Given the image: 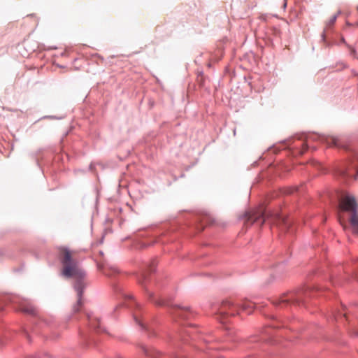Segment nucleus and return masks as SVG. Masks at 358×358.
Wrapping results in <instances>:
<instances>
[{
    "instance_id": "obj_1",
    "label": "nucleus",
    "mask_w": 358,
    "mask_h": 358,
    "mask_svg": "<svg viewBox=\"0 0 358 358\" xmlns=\"http://www.w3.org/2000/svg\"><path fill=\"white\" fill-rule=\"evenodd\" d=\"M157 261L151 259L143 263L140 273L136 275L138 283L143 287L148 299L157 306L166 307L175 320H189L193 315V312L187 307L174 304L166 299L164 296L157 294L156 292L149 289L148 283L150 282L149 275L155 271Z\"/></svg>"
},
{
    "instance_id": "obj_2",
    "label": "nucleus",
    "mask_w": 358,
    "mask_h": 358,
    "mask_svg": "<svg viewBox=\"0 0 358 358\" xmlns=\"http://www.w3.org/2000/svg\"><path fill=\"white\" fill-rule=\"evenodd\" d=\"M64 255L60 258L63 266L62 275L66 278H74L73 288L77 293V303L73 306V311L77 313L82 305V297L86 287L85 278L86 272L80 268L76 260L72 259L71 251L68 248H63Z\"/></svg>"
},
{
    "instance_id": "obj_3",
    "label": "nucleus",
    "mask_w": 358,
    "mask_h": 358,
    "mask_svg": "<svg viewBox=\"0 0 358 358\" xmlns=\"http://www.w3.org/2000/svg\"><path fill=\"white\" fill-rule=\"evenodd\" d=\"M255 306L256 303L252 301L245 300L241 303H235L229 299H224L213 304L212 310L217 315V319L221 323L225 324L228 322L230 317L238 314L241 310L250 314Z\"/></svg>"
},
{
    "instance_id": "obj_4",
    "label": "nucleus",
    "mask_w": 358,
    "mask_h": 358,
    "mask_svg": "<svg viewBox=\"0 0 358 358\" xmlns=\"http://www.w3.org/2000/svg\"><path fill=\"white\" fill-rule=\"evenodd\" d=\"M113 289L116 292H120L127 301L125 306L131 310L133 320L140 329L144 331L149 338L156 336L157 333L152 325L144 322L142 319L143 309L141 305L134 299L133 296L124 294L121 288L117 286H114Z\"/></svg>"
},
{
    "instance_id": "obj_5",
    "label": "nucleus",
    "mask_w": 358,
    "mask_h": 358,
    "mask_svg": "<svg viewBox=\"0 0 358 358\" xmlns=\"http://www.w3.org/2000/svg\"><path fill=\"white\" fill-rule=\"evenodd\" d=\"M315 292V291L309 287H303L296 291L284 294L274 300L273 303L275 306L280 308L286 307L290 304L300 306L305 304L306 299L312 297Z\"/></svg>"
},
{
    "instance_id": "obj_6",
    "label": "nucleus",
    "mask_w": 358,
    "mask_h": 358,
    "mask_svg": "<svg viewBox=\"0 0 358 358\" xmlns=\"http://www.w3.org/2000/svg\"><path fill=\"white\" fill-rule=\"evenodd\" d=\"M8 303L16 306L15 308L17 311H21L30 315H35L36 314V308L31 301L15 295L0 296V311L3 310L4 306Z\"/></svg>"
},
{
    "instance_id": "obj_7",
    "label": "nucleus",
    "mask_w": 358,
    "mask_h": 358,
    "mask_svg": "<svg viewBox=\"0 0 358 358\" xmlns=\"http://www.w3.org/2000/svg\"><path fill=\"white\" fill-rule=\"evenodd\" d=\"M310 140L313 141H320L323 143H326L329 147H336L338 148H343L346 150H351L350 148V141L345 137H331L327 138L324 136L317 135V134H311L307 138V142L302 143V145L303 147V150L301 152L302 154L303 152L307 150L309 148L308 141Z\"/></svg>"
},
{
    "instance_id": "obj_8",
    "label": "nucleus",
    "mask_w": 358,
    "mask_h": 358,
    "mask_svg": "<svg viewBox=\"0 0 358 358\" xmlns=\"http://www.w3.org/2000/svg\"><path fill=\"white\" fill-rule=\"evenodd\" d=\"M338 207L343 211L352 213L350 224L358 232L357 203L355 198L351 195L343 196L341 194H338Z\"/></svg>"
},
{
    "instance_id": "obj_9",
    "label": "nucleus",
    "mask_w": 358,
    "mask_h": 358,
    "mask_svg": "<svg viewBox=\"0 0 358 358\" xmlns=\"http://www.w3.org/2000/svg\"><path fill=\"white\" fill-rule=\"evenodd\" d=\"M358 155L352 152L348 162L336 169V174L343 178H353L357 179L358 175Z\"/></svg>"
},
{
    "instance_id": "obj_10",
    "label": "nucleus",
    "mask_w": 358,
    "mask_h": 358,
    "mask_svg": "<svg viewBox=\"0 0 358 358\" xmlns=\"http://www.w3.org/2000/svg\"><path fill=\"white\" fill-rule=\"evenodd\" d=\"M243 217L250 224L257 223L258 224L262 225L268 217V215L264 210L258 209L253 211L245 212L243 215Z\"/></svg>"
},
{
    "instance_id": "obj_11",
    "label": "nucleus",
    "mask_w": 358,
    "mask_h": 358,
    "mask_svg": "<svg viewBox=\"0 0 358 358\" xmlns=\"http://www.w3.org/2000/svg\"><path fill=\"white\" fill-rule=\"evenodd\" d=\"M276 220L280 230L290 234H293L294 233L295 229L292 226L293 222L289 217L280 214H277Z\"/></svg>"
},
{
    "instance_id": "obj_12",
    "label": "nucleus",
    "mask_w": 358,
    "mask_h": 358,
    "mask_svg": "<svg viewBox=\"0 0 358 358\" xmlns=\"http://www.w3.org/2000/svg\"><path fill=\"white\" fill-rule=\"evenodd\" d=\"M87 317L89 322V326L91 329H93L97 333L106 332V329L101 327L99 317L94 315L93 313H87Z\"/></svg>"
},
{
    "instance_id": "obj_13",
    "label": "nucleus",
    "mask_w": 358,
    "mask_h": 358,
    "mask_svg": "<svg viewBox=\"0 0 358 358\" xmlns=\"http://www.w3.org/2000/svg\"><path fill=\"white\" fill-rule=\"evenodd\" d=\"M143 353L148 357H159L161 356V352L155 349L148 348L147 347L143 346L142 348Z\"/></svg>"
},
{
    "instance_id": "obj_14",
    "label": "nucleus",
    "mask_w": 358,
    "mask_h": 358,
    "mask_svg": "<svg viewBox=\"0 0 358 358\" xmlns=\"http://www.w3.org/2000/svg\"><path fill=\"white\" fill-rule=\"evenodd\" d=\"M120 273L119 269L115 266H109L103 270V273L107 277H112Z\"/></svg>"
},
{
    "instance_id": "obj_15",
    "label": "nucleus",
    "mask_w": 358,
    "mask_h": 358,
    "mask_svg": "<svg viewBox=\"0 0 358 358\" xmlns=\"http://www.w3.org/2000/svg\"><path fill=\"white\" fill-rule=\"evenodd\" d=\"M285 271V262H282L279 263L278 265L275 267V271L273 274H272L273 278L277 277L280 274L282 273Z\"/></svg>"
},
{
    "instance_id": "obj_16",
    "label": "nucleus",
    "mask_w": 358,
    "mask_h": 358,
    "mask_svg": "<svg viewBox=\"0 0 358 358\" xmlns=\"http://www.w3.org/2000/svg\"><path fill=\"white\" fill-rule=\"evenodd\" d=\"M259 341L256 336L249 338L247 341V348H256V345H259L257 343Z\"/></svg>"
},
{
    "instance_id": "obj_17",
    "label": "nucleus",
    "mask_w": 358,
    "mask_h": 358,
    "mask_svg": "<svg viewBox=\"0 0 358 358\" xmlns=\"http://www.w3.org/2000/svg\"><path fill=\"white\" fill-rule=\"evenodd\" d=\"M345 314H343L340 312L338 313H334L331 315V320H336V322H338L339 320H345Z\"/></svg>"
},
{
    "instance_id": "obj_18",
    "label": "nucleus",
    "mask_w": 358,
    "mask_h": 358,
    "mask_svg": "<svg viewBox=\"0 0 358 358\" xmlns=\"http://www.w3.org/2000/svg\"><path fill=\"white\" fill-rule=\"evenodd\" d=\"M192 331H191L190 330L185 329V330L182 331L180 334V338L181 339L184 340V341H186V338H185L186 336H189L191 338H193V336L192 335Z\"/></svg>"
},
{
    "instance_id": "obj_19",
    "label": "nucleus",
    "mask_w": 358,
    "mask_h": 358,
    "mask_svg": "<svg viewBox=\"0 0 358 358\" xmlns=\"http://www.w3.org/2000/svg\"><path fill=\"white\" fill-rule=\"evenodd\" d=\"M341 13V10H338V13H337V14H336V15H334V16H332V17L329 19V20L327 22V26H331V25H333V24L335 23V22H336V19H337V17H338V15H340Z\"/></svg>"
},
{
    "instance_id": "obj_20",
    "label": "nucleus",
    "mask_w": 358,
    "mask_h": 358,
    "mask_svg": "<svg viewBox=\"0 0 358 358\" xmlns=\"http://www.w3.org/2000/svg\"><path fill=\"white\" fill-rule=\"evenodd\" d=\"M213 350V348L212 347H208V349H206V353L210 357L212 358H222L223 357L222 355H214V354L211 352H210V350Z\"/></svg>"
},
{
    "instance_id": "obj_21",
    "label": "nucleus",
    "mask_w": 358,
    "mask_h": 358,
    "mask_svg": "<svg viewBox=\"0 0 358 358\" xmlns=\"http://www.w3.org/2000/svg\"><path fill=\"white\" fill-rule=\"evenodd\" d=\"M62 117H57V116H55V115H45L44 117H43L41 119H50V120H60L62 119Z\"/></svg>"
},
{
    "instance_id": "obj_22",
    "label": "nucleus",
    "mask_w": 358,
    "mask_h": 358,
    "mask_svg": "<svg viewBox=\"0 0 358 358\" xmlns=\"http://www.w3.org/2000/svg\"><path fill=\"white\" fill-rule=\"evenodd\" d=\"M81 335L83 337V338L85 340L86 343H90V338L88 337V336L85 335V334H83V333H81Z\"/></svg>"
},
{
    "instance_id": "obj_23",
    "label": "nucleus",
    "mask_w": 358,
    "mask_h": 358,
    "mask_svg": "<svg viewBox=\"0 0 358 358\" xmlns=\"http://www.w3.org/2000/svg\"><path fill=\"white\" fill-rule=\"evenodd\" d=\"M269 327L272 329H278V328H280V326L278 325V324H274V323H272V324H269Z\"/></svg>"
},
{
    "instance_id": "obj_24",
    "label": "nucleus",
    "mask_w": 358,
    "mask_h": 358,
    "mask_svg": "<svg viewBox=\"0 0 358 358\" xmlns=\"http://www.w3.org/2000/svg\"><path fill=\"white\" fill-rule=\"evenodd\" d=\"M27 358H40V357L37 354H33L27 356Z\"/></svg>"
},
{
    "instance_id": "obj_25",
    "label": "nucleus",
    "mask_w": 358,
    "mask_h": 358,
    "mask_svg": "<svg viewBox=\"0 0 358 358\" xmlns=\"http://www.w3.org/2000/svg\"><path fill=\"white\" fill-rule=\"evenodd\" d=\"M321 38L323 41H325L326 39V35H325V30L322 33Z\"/></svg>"
},
{
    "instance_id": "obj_26",
    "label": "nucleus",
    "mask_w": 358,
    "mask_h": 358,
    "mask_svg": "<svg viewBox=\"0 0 358 358\" xmlns=\"http://www.w3.org/2000/svg\"><path fill=\"white\" fill-rule=\"evenodd\" d=\"M24 334L26 335V336L27 337L28 340L29 341V335L28 334L27 331H24Z\"/></svg>"
},
{
    "instance_id": "obj_27",
    "label": "nucleus",
    "mask_w": 358,
    "mask_h": 358,
    "mask_svg": "<svg viewBox=\"0 0 358 358\" xmlns=\"http://www.w3.org/2000/svg\"><path fill=\"white\" fill-rule=\"evenodd\" d=\"M266 334H268V336H272V333L270 332V331H268V330H266Z\"/></svg>"
},
{
    "instance_id": "obj_28",
    "label": "nucleus",
    "mask_w": 358,
    "mask_h": 358,
    "mask_svg": "<svg viewBox=\"0 0 358 358\" xmlns=\"http://www.w3.org/2000/svg\"><path fill=\"white\" fill-rule=\"evenodd\" d=\"M354 334H355V336H358V331H355Z\"/></svg>"
},
{
    "instance_id": "obj_29",
    "label": "nucleus",
    "mask_w": 358,
    "mask_h": 358,
    "mask_svg": "<svg viewBox=\"0 0 358 358\" xmlns=\"http://www.w3.org/2000/svg\"><path fill=\"white\" fill-rule=\"evenodd\" d=\"M284 1L285 2H284L283 6H284V8H285L287 6V2H286V0H284Z\"/></svg>"
},
{
    "instance_id": "obj_30",
    "label": "nucleus",
    "mask_w": 358,
    "mask_h": 358,
    "mask_svg": "<svg viewBox=\"0 0 358 358\" xmlns=\"http://www.w3.org/2000/svg\"><path fill=\"white\" fill-rule=\"evenodd\" d=\"M272 321H273V322H276V319H275L274 317H272Z\"/></svg>"
},
{
    "instance_id": "obj_31",
    "label": "nucleus",
    "mask_w": 358,
    "mask_h": 358,
    "mask_svg": "<svg viewBox=\"0 0 358 358\" xmlns=\"http://www.w3.org/2000/svg\"><path fill=\"white\" fill-rule=\"evenodd\" d=\"M155 286H156V289H158V288H159V285H158V282H157V283H156Z\"/></svg>"
},
{
    "instance_id": "obj_32",
    "label": "nucleus",
    "mask_w": 358,
    "mask_h": 358,
    "mask_svg": "<svg viewBox=\"0 0 358 358\" xmlns=\"http://www.w3.org/2000/svg\"><path fill=\"white\" fill-rule=\"evenodd\" d=\"M194 334H195V332H192V335L193 336V338L192 339H194Z\"/></svg>"
},
{
    "instance_id": "obj_33",
    "label": "nucleus",
    "mask_w": 358,
    "mask_h": 358,
    "mask_svg": "<svg viewBox=\"0 0 358 358\" xmlns=\"http://www.w3.org/2000/svg\"><path fill=\"white\" fill-rule=\"evenodd\" d=\"M203 341H204V342H209V341H208V340H206V339H205V338H203Z\"/></svg>"
},
{
    "instance_id": "obj_34",
    "label": "nucleus",
    "mask_w": 358,
    "mask_h": 358,
    "mask_svg": "<svg viewBox=\"0 0 358 358\" xmlns=\"http://www.w3.org/2000/svg\"><path fill=\"white\" fill-rule=\"evenodd\" d=\"M90 169H92V164H90Z\"/></svg>"
},
{
    "instance_id": "obj_35",
    "label": "nucleus",
    "mask_w": 358,
    "mask_h": 358,
    "mask_svg": "<svg viewBox=\"0 0 358 358\" xmlns=\"http://www.w3.org/2000/svg\"><path fill=\"white\" fill-rule=\"evenodd\" d=\"M357 10H358V6H357Z\"/></svg>"
}]
</instances>
